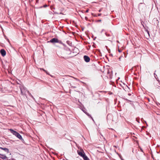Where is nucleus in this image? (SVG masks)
I'll list each match as a JSON object with an SVG mask.
<instances>
[{"instance_id": "f257e3e1", "label": "nucleus", "mask_w": 160, "mask_h": 160, "mask_svg": "<svg viewBox=\"0 0 160 160\" xmlns=\"http://www.w3.org/2000/svg\"><path fill=\"white\" fill-rule=\"evenodd\" d=\"M77 152L78 154L82 157L84 160H89L88 157L85 155V154L82 149L80 151L78 150Z\"/></svg>"}, {"instance_id": "f03ea898", "label": "nucleus", "mask_w": 160, "mask_h": 160, "mask_svg": "<svg viewBox=\"0 0 160 160\" xmlns=\"http://www.w3.org/2000/svg\"><path fill=\"white\" fill-rule=\"evenodd\" d=\"M10 131L13 135L16 136L20 140L22 139V136L18 133L15 131H14L12 129H10Z\"/></svg>"}, {"instance_id": "7ed1b4c3", "label": "nucleus", "mask_w": 160, "mask_h": 160, "mask_svg": "<svg viewBox=\"0 0 160 160\" xmlns=\"http://www.w3.org/2000/svg\"><path fill=\"white\" fill-rule=\"evenodd\" d=\"M21 90V93L22 95H25L26 92L28 91L26 88H24L23 87H20V88Z\"/></svg>"}, {"instance_id": "20e7f679", "label": "nucleus", "mask_w": 160, "mask_h": 160, "mask_svg": "<svg viewBox=\"0 0 160 160\" xmlns=\"http://www.w3.org/2000/svg\"><path fill=\"white\" fill-rule=\"evenodd\" d=\"M49 42L52 43L59 42V40L57 38H54L50 40Z\"/></svg>"}, {"instance_id": "39448f33", "label": "nucleus", "mask_w": 160, "mask_h": 160, "mask_svg": "<svg viewBox=\"0 0 160 160\" xmlns=\"http://www.w3.org/2000/svg\"><path fill=\"white\" fill-rule=\"evenodd\" d=\"M83 58L84 61L87 62H88L90 61V58L89 57L85 55L83 57Z\"/></svg>"}, {"instance_id": "423d86ee", "label": "nucleus", "mask_w": 160, "mask_h": 160, "mask_svg": "<svg viewBox=\"0 0 160 160\" xmlns=\"http://www.w3.org/2000/svg\"><path fill=\"white\" fill-rule=\"evenodd\" d=\"M0 53L2 55L3 57L6 54V52L3 49H1L0 50Z\"/></svg>"}, {"instance_id": "0eeeda50", "label": "nucleus", "mask_w": 160, "mask_h": 160, "mask_svg": "<svg viewBox=\"0 0 160 160\" xmlns=\"http://www.w3.org/2000/svg\"><path fill=\"white\" fill-rule=\"evenodd\" d=\"M1 156H0V158H1L3 159H6L7 158V157L5 155H4L0 154Z\"/></svg>"}, {"instance_id": "6e6552de", "label": "nucleus", "mask_w": 160, "mask_h": 160, "mask_svg": "<svg viewBox=\"0 0 160 160\" xmlns=\"http://www.w3.org/2000/svg\"><path fill=\"white\" fill-rule=\"evenodd\" d=\"M83 112L86 113L88 116H89L90 117H91L93 121H94V120L91 117V116L88 113H87L86 111H83Z\"/></svg>"}, {"instance_id": "1a4fd4ad", "label": "nucleus", "mask_w": 160, "mask_h": 160, "mask_svg": "<svg viewBox=\"0 0 160 160\" xmlns=\"http://www.w3.org/2000/svg\"><path fill=\"white\" fill-rule=\"evenodd\" d=\"M0 148L2 149V150H4L5 151L7 152H9V150L7 148Z\"/></svg>"}, {"instance_id": "9d476101", "label": "nucleus", "mask_w": 160, "mask_h": 160, "mask_svg": "<svg viewBox=\"0 0 160 160\" xmlns=\"http://www.w3.org/2000/svg\"><path fill=\"white\" fill-rule=\"evenodd\" d=\"M156 72V71H155V72ZM154 77L155 78H156V79L157 80V81H158V78L157 77V74L155 73H154Z\"/></svg>"}, {"instance_id": "9b49d317", "label": "nucleus", "mask_w": 160, "mask_h": 160, "mask_svg": "<svg viewBox=\"0 0 160 160\" xmlns=\"http://www.w3.org/2000/svg\"><path fill=\"white\" fill-rule=\"evenodd\" d=\"M107 73L108 75V76H110V75H109V68H107Z\"/></svg>"}, {"instance_id": "f8f14e48", "label": "nucleus", "mask_w": 160, "mask_h": 160, "mask_svg": "<svg viewBox=\"0 0 160 160\" xmlns=\"http://www.w3.org/2000/svg\"><path fill=\"white\" fill-rule=\"evenodd\" d=\"M27 92L28 93L29 95L31 96L33 99H34L33 97V96L32 95V94L29 92V91H27Z\"/></svg>"}, {"instance_id": "ddd939ff", "label": "nucleus", "mask_w": 160, "mask_h": 160, "mask_svg": "<svg viewBox=\"0 0 160 160\" xmlns=\"http://www.w3.org/2000/svg\"><path fill=\"white\" fill-rule=\"evenodd\" d=\"M141 120L142 122H145V123H146L147 126H148V124H147V123H146V121H144L143 118H141Z\"/></svg>"}, {"instance_id": "4468645a", "label": "nucleus", "mask_w": 160, "mask_h": 160, "mask_svg": "<svg viewBox=\"0 0 160 160\" xmlns=\"http://www.w3.org/2000/svg\"><path fill=\"white\" fill-rule=\"evenodd\" d=\"M136 121L138 122V123H139L140 122H139V119L138 118H136Z\"/></svg>"}, {"instance_id": "2eb2a0df", "label": "nucleus", "mask_w": 160, "mask_h": 160, "mask_svg": "<svg viewBox=\"0 0 160 160\" xmlns=\"http://www.w3.org/2000/svg\"><path fill=\"white\" fill-rule=\"evenodd\" d=\"M42 69L43 71H44L45 72H46L47 74H48V72H47V71L46 70H44V69Z\"/></svg>"}, {"instance_id": "dca6fc26", "label": "nucleus", "mask_w": 160, "mask_h": 160, "mask_svg": "<svg viewBox=\"0 0 160 160\" xmlns=\"http://www.w3.org/2000/svg\"><path fill=\"white\" fill-rule=\"evenodd\" d=\"M70 86H71V87L72 88H76V87H75V86H72L71 84H70Z\"/></svg>"}, {"instance_id": "f3484780", "label": "nucleus", "mask_w": 160, "mask_h": 160, "mask_svg": "<svg viewBox=\"0 0 160 160\" xmlns=\"http://www.w3.org/2000/svg\"><path fill=\"white\" fill-rule=\"evenodd\" d=\"M118 51L119 52H122V50H120V49H118Z\"/></svg>"}, {"instance_id": "a211bd4d", "label": "nucleus", "mask_w": 160, "mask_h": 160, "mask_svg": "<svg viewBox=\"0 0 160 160\" xmlns=\"http://www.w3.org/2000/svg\"><path fill=\"white\" fill-rule=\"evenodd\" d=\"M88 11H89V10L88 9L86 11V12L87 13L88 12Z\"/></svg>"}, {"instance_id": "6ab92c4d", "label": "nucleus", "mask_w": 160, "mask_h": 160, "mask_svg": "<svg viewBox=\"0 0 160 160\" xmlns=\"http://www.w3.org/2000/svg\"><path fill=\"white\" fill-rule=\"evenodd\" d=\"M101 14H98V16H101Z\"/></svg>"}, {"instance_id": "aec40b11", "label": "nucleus", "mask_w": 160, "mask_h": 160, "mask_svg": "<svg viewBox=\"0 0 160 160\" xmlns=\"http://www.w3.org/2000/svg\"><path fill=\"white\" fill-rule=\"evenodd\" d=\"M85 19H86V20H87V19H88V18H87V17H85Z\"/></svg>"}, {"instance_id": "412c9836", "label": "nucleus", "mask_w": 160, "mask_h": 160, "mask_svg": "<svg viewBox=\"0 0 160 160\" xmlns=\"http://www.w3.org/2000/svg\"><path fill=\"white\" fill-rule=\"evenodd\" d=\"M102 10V9H100L99 10V12H100Z\"/></svg>"}, {"instance_id": "4be33fe9", "label": "nucleus", "mask_w": 160, "mask_h": 160, "mask_svg": "<svg viewBox=\"0 0 160 160\" xmlns=\"http://www.w3.org/2000/svg\"><path fill=\"white\" fill-rule=\"evenodd\" d=\"M147 31V32L148 33V35L149 36V32L148 31Z\"/></svg>"}, {"instance_id": "5701e85b", "label": "nucleus", "mask_w": 160, "mask_h": 160, "mask_svg": "<svg viewBox=\"0 0 160 160\" xmlns=\"http://www.w3.org/2000/svg\"><path fill=\"white\" fill-rule=\"evenodd\" d=\"M101 20H98V22H101Z\"/></svg>"}, {"instance_id": "b1692460", "label": "nucleus", "mask_w": 160, "mask_h": 160, "mask_svg": "<svg viewBox=\"0 0 160 160\" xmlns=\"http://www.w3.org/2000/svg\"><path fill=\"white\" fill-rule=\"evenodd\" d=\"M128 95L130 96L131 95V94L130 93H128Z\"/></svg>"}, {"instance_id": "393cba45", "label": "nucleus", "mask_w": 160, "mask_h": 160, "mask_svg": "<svg viewBox=\"0 0 160 160\" xmlns=\"http://www.w3.org/2000/svg\"><path fill=\"white\" fill-rule=\"evenodd\" d=\"M141 150L142 152H143V150H142V148L141 149Z\"/></svg>"}, {"instance_id": "a878e982", "label": "nucleus", "mask_w": 160, "mask_h": 160, "mask_svg": "<svg viewBox=\"0 0 160 160\" xmlns=\"http://www.w3.org/2000/svg\"><path fill=\"white\" fill-rule=\"evenodd\" d=\"M148 100L149 101H150V100H149V98H148Z\"/></svg>"}, {"instance_id": "bb28decb", "label": "nucleus", "mask_w": 160, "mask_h": 160, "mask_svg": "<svg viewBox=\"0 0 160 160\" xmlns=\"http://www.w3.org/2000/svg\"><path fill=\"white\" fill-rule=\"evenodd\" d=\"M110 55H111V56H112V54H110Z\"/></svg>"}, {"instance_id": "cd10ccee", "label": "nucleus", "mask_w": 160, "mask_h": 160, "mask_svg": "<svg viewBox=\"0 0 160 160\" xmlns=\"http://www.w3.org/2000/svg\"><path fill=\"white\" fill-rule=\"evenodd\" d=\"M75 78V79H76V80H78V79H77V78Z\"/></svg>"}, {"instance_id": "c85d7f7f", "label": "nucleus", "mask_w": 160, "mask_h": 160, "mask_svg": "<svg viewBox=\"0 0 160 160\" xmlns=\"http://www.w3.org/2000/svg\"><path fill=\"white\" fill-rule=\"evenodd\" d=\"M156 112V113L158 115L159 114H158V113H157V112Z\"/></svg>"}, {"instance_id": "c756f323", "label": "nucleus", "mask_w": 160, "mask_h": 160, "mask_svg": "<svg viewBox=\"0 0 160 160\" xmlns=\"http://www.w3.org/2000/svg\"><path fill=\"white\" fill-rule=\"evenodd\" d=\"M112 94V93H111V92L110 94Z\"/></svg>"}, {"instance_id": "7c9ffc66", "label": "nucleus", "mask_w": 160, "mask_h": 160, "mask_svg": "<svg viewBox=\"0 0 160 160\" xmlns=\"http://www.w3.org/2000/svg\"><path fill=\"white\" fill-rule=\"evenodd\" d=\"M68 77H71V76H68Z\"/></svg>"}, {"instance_id": "2f4dec72", "label": "nucleus", "mask_w": 160, "mask_h": 160, "mask_svg": "<svg viewBox=\"0 0 160 160\" xmlns=\"http://www.w3.org/2000/svg\"><path fill=\"white\" fill-rule=\"evenodd\" d=\"M121 159L122 160H123V159H122L121 158Z\"/></svg>"}]
</instances>
